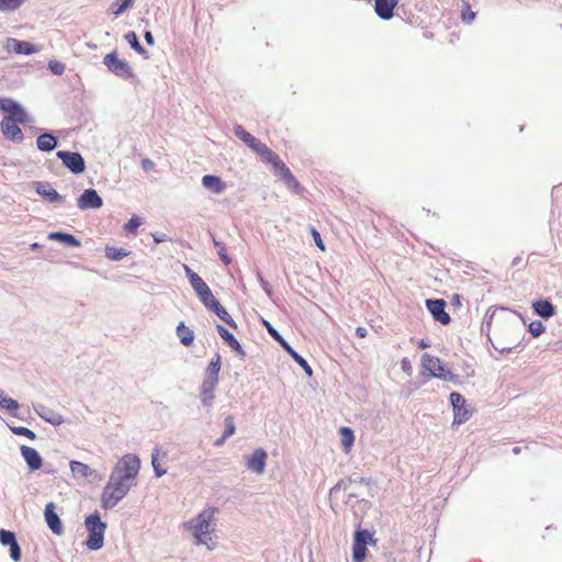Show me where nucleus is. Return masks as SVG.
I'll return each instance as SVG.
<instances>
[{
    "mask_svg": "<svg viewBox=\"0 0 562 562\" xmlns=\"http://www.w3.org/2000/svg\"><path fill=\"white\" fill-rule=\"evenodd\" d=\"M278 342H280V345L290 353L292 355L294 352V350L290 347V345L282 338L280 337L279 339H277Z\"/></svg>",
    "mask_w": 562,
    "mask_h": 562,
    "instance_id": "54",
    "label": "nucleus"
},
{
    "mask_svg": "<svg viewBox=\"0 0 562 562\" xmlns=\"http://www.w3.org/2000/svg\"><path fill=\"white\" fill-rule=\"evenodd\" d=\"M263 162L270 164L274 173L285 183V186L293 192H302V187L291 170L281 160V158L267 145L257 154Z\"/></svg>",
    "mask_w": 562,
    "mask_h": 562,
    "instance_id": "3",
    "label": "nucleus"
},
{
    "mask_svg": "<svg viewBox=\"0 0 562 562\" xmlns=\"http://www.w3.org/2000/svg\"><path fill=\"white\" fill-rule=\"evenodd\" d=\"M167 459L168 456L166 451H162L159 448L154 449L151 454V465L157 477H160L167 473V468L165 467Z\"/></svg>",
    "mask_w": 562,
    "mask_h": 562,
    "instance_id": "20",
    "label": "nucleus"
},
{
    "mask_svg": "<svg viewBox=\"0 0 562 562\" xmlns=\"http://www.w3.org/2000/svg\"><path fill=\"white\" fill-rule=\"evenodd\" d=\"M104 251L105 257L113 261L121 260L128 255V251H126L124 248H116L113 246H106Z\"/></svg>",
    "mask_w": 562,
    "mask_h": 562,
    "instance_id": "34",
    "label": "nucleus"
},
{
    "mask_svg": "<svg viewBox=\"0 0 562 562\" xmlns=\"http://www.w3.org/2000/svg\"><path fill=\"white\" fill-rule=\"evenodd\" d=\"M70 470L75 476L87 479L92 475V470L86 463L80 461H70Z\"/></svg>",
    "mask_w": 562,
    "mask_h": 562,
    "instance_id": "30",
    "label": "nucleus"
},
{
    "mask_svg": "<svg viewBox=\"0 0 562 562\" xmlns=\"http://www.w3.org/2000/svg\"><path fill=\"white\" fill-rule=\"evenodd\" d=\"M426 306L428 311L431 313L435 321L439 322L442 325H448L451 321L449 314L446 312V302L445 300H427Z\"/></svg>",
    "mask_w": 562,
    "mask_h": 562,
    "instance_id": "13",
    "label": "nucleus"
},
{
    "mask_svg": "<svg viewBox=\"0 0 562 562\" xmlns=\"http://www.w3.org/2000/svg\"><path fill=\"white\" fill-rule=\"evenodd\" d=\"M367 557V546L363 544L361 539L358 542L353 541L352 544V560L353 562H362Z\"/></svg>",
    "mask_w": 562,
    "mask_h": 562,
    "instance_id": "33",
    "label": "nucleus"
},
{
    "mask_svg": "<svg viewBox=\"0 0 562 562\" xmlns=\"http://www.w3.org/2000/svg\"><path fill=\"white\" fill-rule=\"evenodd\" d=\"M50 69L53 70V72L55 74H61L63 70H64V66L60 65V64H55V65H50Z\"/></svg>",
    "mask_w": 562,
    "mask_h": 562,
    "instance_id": "59",
    "label": "nucleus"
},
{
    "mask_svg": "<svg viewBox=\"0 0 562 562\" xmlns=\"http://www.w3.org/2000/svg\"><path fill=\"white\" fill-rule=\"evenodd\" d=\"M103 64L112 74L121 78L130 79L134 76L128 63L126 60L120 59L115 52L106 54L103 58Z\"/></svg>",
    "mask_w": 562,
    "mask_h": 562,
    "instance_id": "8",
    "label": "nucleus"
},
{
    "mask_svg": "<svg viewBox=\"0 0 562 562\" xmlns=\"http://www.w3.org/2000/svg\"><path fill=\"white\" fill-rule=\"evenodd\" d=\"M0 407L15 416L20 405L15 400L7 396L5 393L0 390Z\"/></svg>",
    "mask_w": 562,
    "mask_h": 562,
    "instance_id": "31",
    "label": "nucleus"
},
{
    "mask_svg": "<svg viewBox=\"0 0 562 562\" xmlns=\"http://www.w3.org/2000/svg\"><path fill=\"white\" fill-rule=\"evenodd\" d=\"M18 124L19 121L2 119L0 126L2 134L7 139L21 143L23 140V133Z\"/></svg>",
    "mask_w": 562,
    "mask_h": 562,
    "instance_id": "14",
    "label": "nucleus"
},
{
    "mask_svg": "<svg viewBox=\"0 0 562 562\" xmlns=\"http://www.w3.org/2000/svg\"><path fill=\"white\" fill-rule=\"evenodd\" d=\"M474 15H475V14H474L473 12L468 13V16H470L469 21H471V20L474 18Z\"/></svg>",
    "mask_w": 562,
    "mask_h": 562,
    "instance_id": "63",
    "label": "nucleus"
},
{
    "mask_svg": "<svg viewBox=\"0 0 562 562\" xmlns=\"http://www.w3.org/2000/svg\"><path fill=\"white\" fill-rule=\"evenodd\" d=\"M226 439H227V438H224V435H223L221 438H218V439L214 442V445H215V446H217V447H220V446H222V445L224 443V441H225Z\"/></svg>",
    "mask_w": 562,
    "mask_h": 562,
    "instance_id": "60",
    "label": "nucleus"
},
{
    "mask_svg": "<svg viewBox=\"0 0 562 562\" xmlns=\"http://www.w3.org/2000/svg\"><path fill=\"white\" fill-rule=\"evenodd\" d=\"M10 557L14 561H20V559H21V549H20V546H19L18 542H14V544H12L10 547Z\"/></svg>",
    "mask_w": 562,
    "mask_h": 562,
    "instance_id": "52",
    "label": "nucleus"
},
{
    "mask_svg": "<svg viewBox=\"0 0 562 562\" xmlns=\"http://www.w3.org/2000/svg\"><path fill=\"white\" fill-rule=\"evenodd\" d=\"M57 157L74 173H81L86 168L85 160L79 153L59 150Z\"/></svg>",
    "mask_w": 562,
    "mask_h": 562,
    "instance_id": "12",
    "label": "nucleus"
},
{
    "mask_svg": "<svg viewBox=\"0 0 562 562\" xmlns=\"http://www.w3.org/2000/svg\"><path fill=\"white\" fill-rule=\"evenodd\" d=\"M0 110L5 113L3 119L19 121L20 124L30 121L25 110L12 99L0 98Z\"/></svg>",
    "mask_w": 562,
    "mask_h": 562,
    "instance_id": "9",
    "label": "nucleus"
},
{
    "mask_svg": "<svg viewBox=\"0 0 562 562\" xmlns=\"http://www.w3.org/2000/svg\"><path fill=\"white\" fill-rule=\"evenodd\" d=\"M140 469V460L136 454L126 453L115 464L112 474L121 476L125 481L135 484Z\"/></svg>",
    "mask_w": 562,
    "mask_h": 562,
    "instance_id": "5",
    "label": "nucleus"
},
{
    "mask_svg": "<svg viewBox=\"0 0 562 562\" xmlns=\"http://www.w3.org/2000/svg\"><path fill=\"white\" fill-rule=\"evenodd\" d=\"M217 512L214 507L203 509L194 519L187 524L198 544H205L209 549L215 547L213 541L214 516Z\"/></svg>",
    "mask_w": 562,
    "mask_h": 562,
    "instance_id": "1",
    "label": "nucleus"
},
{
    "mask_svg": "<svg viewBox=\"0 0 562 562\" xmlns=\"http://www.w3.org/2000/svg\"><path fill=\"white\" fill-rule=\"evenodd\" d=\"M422 367L428 371L430 376L442 379L445 381H454L456 375L437 357L425 353L422 357Z\"/></svg>",
    "mask_w": 562,
    "mask_h": 562,
    "instance_id": "7",
    "label": "nucleus"
},
{
    "mask_svg": "<svg viewBox=\"0 0 562 562\" xmlns=\"http://www.w3.org/2000/svg\"><path fill=\"white\" fill-rule=\"evenodd\" d=\"M45 520L47 522V526L55 535H61L63 533V525L58 517V515L55 513V505L53 503H48L45 506L44 510Z\"/></svg>",
    "mask_w": 562,
    "mask_h": 562,
    "instance_id": "17",
    "label": "nucleus"
},
{
    "mask_svg": "<svg viewBox=\"0 0 562 562\" xmlns=\"http://www.w3.org/2000/svg\"><path fill=\"white\" fill-rule=\"evenodd\" d=\"M418 346H419V348H422V349H426V348H428V347H429V344H428V342H426L424 339H422V340L419 341Z\"/></svg>",
    "mask_w": 562,
    "mask_h": 562,
    "instance_id": "61",
    "label": "nucleus"
},
{
    "mask_svg": "<svg viewBox=\"0 0 562 562\" xmlns=\"http://www.w3.org/2000/svg\"><path fill=\"white\" fill-rule=\"evenodd\" d=\"M216 329H217V333L221 336V338L224 339L232 349H234L240 353H244L240 344L238 342V340L235 338V336L232 333H229L222 325H217Z\"/></svg>",
    "mask_w": 562,
    "mask_h": 562,
    "instance_id": "25",
    "label": "nucleus"
},
{
    "mask_svg": "<svg viewBox=\"0 0 562 562\" xmlns=\"http://www.w3.org/2000/svg\"><path fill=\"white\" fill-rule=\"evenodd\" d=\"M85 525L89 532V537L86 541L87 547L90 550H99L103 547L105 524L101 521L99 515H90L86 518Z\"/></svg>",
    "mask_w": 562,
    "mask_h": 562,
    "instance_id": "6",
    "label": "nucleus"
},
{
    "mask_svg": "<svg viewBox=\"0 0 562 562\" xmlns=\"http://www.w3.org/2000/svg\"><path fill=\"white\" fill-rule=\"evenodd\" d=\"M12 431L15 435L24 436V437L29 438L30 440L35 439V434L26 427H15L12 429Z\"/></svg>",
    "mask_w": 562,
    "mask_h": 562,
    "instance_id": "48",
    "label": "nucleus"
},
{
    "mask_svg": "<svg viewBox=\"0 0 562 562\" xmlns=\"http://www.w3.org/2000/svg\"><path fill=\"white\" fill-rule=\"evenodd\" d=\"M77 204L80 210H87V209H99L102 206L103 202L95 190L87 189L79 196Z\"/></svg>",
    "mask_w": 562,
    "mask_h": 562,
    "instance_id": "15",
    "label": "nucleus"
},
{
    "mask_svg": "<svg viewBox=\"0 0 562 562\" xmlns=\"http://www.w3.org/2000/svg\"><path fill=\"white\" fill-rule=\"evenodd\" d=\"M0 542H1V544L9 546V547L14 544V542H16L14 532L1 529L0 530Z\"/></svg>",
    "mask_w": 562,
    "mask_h": 562,
    "instance_id": "39",
    "label": "nucleus"
},
{
    "mask_svg": "<svg viewBox=\"0 0 562 562\" xmlns=\"http://www.w3.org/2000/svg\"><path fill=\"white\" fill-rule=\"evenodd\" d=\"M184 271L187 277L189 278L190 284L199 296L200 301L205 304L209 303L210 300L214 296L212 294L209 285L203 281V279L191 270L188 266H184Z\"/></svg>",
    "mask_w": 562,
    "mask_h": 562,
    "instance_id": "10",
    "label": "nucleus"
},
{
    "mask_svg": "<svg viewBox=\"0 0 562 562\" xmlns=\"http://www.w3.org/2000/svg\"><path fill=\"white\" fill-rule=\"evenodd\" d=\"M207 308L212 310L222 321H224L227 325L236 327L235 322L227 313L225 307L221 305V303L213 296L209 303L204 304Z\"/></svg>",
    "mask_w": 562,
    "mask_h": 562,
    "instance_id": "23",
    "label": "nucleus"
},
{
    "mask_svg": "<svg viewBox=\"0 0 562 562\" xmlns=\"http://www.w3.org/2000/svg\"><path fill=\"white\" fill-rule=\"evenodd\" d=\"M278 342H280V345L290 353L292 355L294 352V350L290 347V345L282 338L280 337L279 339H277Z\"/></svg>",
    "mask_w": 562,
    "mask_h": 562,
    "instance_id": "55",
    "label": "nucleus"
},
{
    "mask_svg": "<svg viewBox=\"0 0 562 562\" xmlns=\"http://www.w3.org/2000/svg\"><path fill=\"white\" fill-rule=\"evenodd\" d=\"M341 445L345 452H349L355 441L353 431L348 427H341L340 430Z\"/></svg>",
    "mask_w": 562,
    "mask_h": 562,
    "instance_id": "32",
    "label": "nucleus"
},
{
    "mask_svg": "<svg viewBox=\"0 0 562 562\" xmlns=\"http://www.w3.org/2000/svg\"><path fill=\"white\" fill-rule=\"evenodd\" d=\"M356 335H357L359 338H364V337H367V335H368V330H367L364 327H357V328H356Z\"/></svg>",
    "mask_w": 562,
    "mask_h": 562,
    "instance_id": "57",
    "label": "nucleus"
},
{
    "mask_svg": "<svg viewBox=\"0 0 562 562\" xmlns=\"http://www.w3.org/2000/svg\"><path fill=\"white\" fill-rule=\"evenodd\" d=\"M214 246L217 249V255L220 256L221 260L225 265H229L232 260H231V258H229V256H228V254L226 251L225 246L222 243H220V241H217L215 239H214Z\"/></svg>",
    "mask_w": 562,
    "mask_h": 562,
    "instance_id": "42",
    "label": "nucleus"
},
{
    "mask_svg": "<svg viewBox=\"0 0 562 562\" xmlns=\"http://www.w3.org/2000/svg\"><path fill=\"white\" fill-rule=\"evenodd\" d=\"M247 146L251 148L256 154H260L266 144L261 143L258 138L254 136L249 144H247Z\"/></svg>",
    "mask_w": 562,
    "mask_h": 562,
    "instance_id": "51",
    "label": "nucleus"
},
{
    "mask_svg": "<svg viewBox=\"0 0 562 562\" xmlns=\"http://www.w3.org/2000/svg\"><path fill=\"white\" fill-rule=\"evenodd\" d=\"M311 235L316 244V246L322 250V251H325L326 247H325V244L321 237V234L318 233V231L315 228V227H311Z\"/></svg>",
    "mask_w": 562,
    "mask_h": 562,
    "instance_id": "49",
    "label": "nucleus"
},
{
    "mask_svg": "<svg viewBox=\"0 0 562 562\" xmlns=\"http://www.w3.org/2000/svg\"><path fill=\"white\" fill-rule=\"evenodd\" d=\"M134 484L125 481L121 476L111 473L109 482L101 494V504L105 509L113 508L121 499L125 497Z\"/></svg>",
    "mask_w": 562,
    "mask_h": 562,
    "instance_id": "4",
    "label": "nucleus"
},
{
    "mask_svg": "<svg viewBox=\"0 0 562 562\" xmlns=\"http://www.w3.org/2000/svg\"><path fill=\"white\" fill-rule=\"evenodd\" d=\"M291 357L295 360V362L302 367L304 369V371L308 374V375H312V368L310 367V364L307 363V361L302 358L297 352H293L291 355Z\"/></svg>",
    "mask_w": 562,
    "mask_h": 562,
    "instance_id": "45",
    "label": "nucleus"
},
{
    "mask_svg": "<svg viewBox=\"0 0 562 562\" xmlns=\"http://www.w3.org/2000/svg\"><path fill=\"white\" fill-rule=\"evenodd\" d=\"M217 382H218L217 380L209 379V378H205L203 380V383L201 385V393H200V397H201L203 405L209 406L212 404V402L215 397L214 392H215Z\"/></svg>",
    "mask_w": 562,
    "mask_h": 562,
    "instance_id": "21",
    "label": "nucleus"
},
{
    "mask_svg": "<svg viewBox=\"0 0 562 562\" xmlns=\"http://www.w3.org/2000/svg\"><path fill=\"white\" fill-rule=\"evenodd\" d=\"M225 424V430H224V438H229L235 434V422L234 417L232 415L227 416L224 420Z\"/></svg>",
    "mask_w": 562,
    "mask_h": 562,
    "instance_id": "43",
    "label": "nucleus"
},
{
    "mask_svg": "<svg viewBox=\"0 0 562 562\" xmlns=\"http://www.w3.org/2000/svg\"><path fill=\"white\" fill-rule=\"evenodd\" d=\"M132 4L133 0H115L110 7V12L114 15H120Z\"/></svg>",
    "mask_w": 562,
    "mask_h": 562,
    "instance_id": "35",
    "label": "nucleus"
},
{
    "mask_svg": "<svg viewBox=\"0 0 562 562\" xmlns=\"http://www.w3.org/2000/svg\"><path fill=\"white\" fill-rule=\"evenodd\" d=\"M5 48L19 55H31L38 52V48L30 42L19 41L16 38H8Z\"/></svg>",
    "mask_w": 562,
    "mask_h": 562,
    "instance_id": "16",
    "label": "nucleus"
},
{
    "mask_svg": "<svg viewBox=\"0 0 562 562\" xmlns=\"http://www.w3.org/2000/svg\"><path fill=\"white\" fill-rule=\"evenodd\" d=\"M247 146L251 148L256 154H260L266 144L261 143L258 138L254 136L249 144H247Z\"/></svg>",
    "mask_w": 562,
    "mask_h": 562,
    "instance_id": "50",
    "label": "nucleus"
},
{
    "mask_svg": "<svg viewBox=\"0 0 562 562\" xmlns=\"http://www.w3.org/2000/svg\"><path fill=\"white\" fill-rule=\"evenodd\" d=\"M359 539H361L363 541V544H366V546L369 542H375L373 540L372 533L369 532L368 530H358V531H356L355 540L353 541L358 542Z\"/></svg>",
    "mask_w": 562,
    "mask_h": 562,
    "instance_id": "44",
    "label": "nucleus"
},
{
    "mask_svg": "<svg viewBox=\"0 0 562 562\" xmlns=\"http://www.w3.org/2000/svg\"><path fill=\"white\" fill-rule=\"evenodd\" d=\"M234 134L246 145L249 144V142L254 137V135L247 132L241 125H237L234 127Z\"/></svg>",
    "mask_w": 562,
    "mask_h": 562,
    "instance_id": "41",
    "label": "nucleus"
},
{
    "mask_svg": "<svg viewBox=\"0 0 562 562\" xmlns=\"http://www.w3.org/2000/svg\"><path fill=\"white\" fill-rule=\"evenodd\" d=\"M266 326H267V329L269 331V334L277 340L279 339L281 336L280 334L269 324V323H266Z\"/></svg>",
    "mask_w": 562,
    "mask_h": 562,
    "instance_id": "56",
    "label": "nucleus"
},
{
    "mask_svg": "<svg viewBox=\"0 0 562 562\" xmlns=\"http://www.w3.org/2000/svg\"><path fill=\"white\" fill-rule=\"evenodd\" d=\"M31 248L32 249H37V248H40V245L37 243H34V244L31 245Z\"/></svg>",
    "mask_w": 562,
    "mask_h": 562,
    "instance_id": "62",
    "label": "nucleus"
},
{
    "mask_svg": "<svg viewBox=\"0 0 562 562\" xmlns=\"http://www.w3.org/2000/svg\"><path fill=\"white\" fill-rule=\"evenodd\" d=\"M140 225V221L137 216H133L124 226L127 233H135Z\"/></svg>",
    "mask_w": 562,
    "mask_h": 562,
    "instance_id": "47",
    "label": "nucleus"
},
{
    "mask_svg": "<svg viewBox=\"0 0 562 562\" xmlns=\"http://www.w3.org/2000/svg\"><path fill=\"white\" fill-rule=\"evenodd\" d=\"M37 192L41 195L47 198L48 201H50V202H59L63 200V198L59 195V193L55 189H52V188H49L47 190L46 189H43V190L37 189Z\"/></svg>",
    "mask_w": 562,
    "mask_h": 562,
    "instance_id": "40",
    "label": "nucleus"
},
{
    "mask_svg": "<svg viewBox=\"0 0 562 562\" xmlns=\"http://www.w3.org/2000/svg\"><path fill=\"white\" fill-rule=\"evenodd\" d=\"M177 335H178L181 344L187 347L191 346L194 340L193 330H191L189 327H187L184 325V323H180L177 326Z\"/></svg>",
    "mask_w": 562,
    "mask_h": 562,
    "instance_id": "29",
    "label": "nucleus"
},
{
    "mask_svg": "<svg viewBox=\"0 0 562 562\" xmlns=\"http://www.w3.org/2000/svg\"><path fill=\"white\" fill-rule=\"evenodd\" d=\"M267 453L262 449H257L247 460V468L261 474L265 471Z\"/></svg>",
    "mask_w": 562,
    "mask_h": 562,
    "instance_id": "19",
    "label": "nucleus"
},
{
    "mask_svg": "<svg viewBox=\"0 0 562 562\" xmlns=\"http://www.w3.org/2000/svg\"><path fill=\"white\" fill-rule=\"evenodd\" d=\"M263 162L270 164L274 173L285 183V186L293 192H302V187L291 170L281 160V158L267 145L257 154Z\"/></svg>",
    "mask_w": 562,
    "mask_h": 562,
    "instance_id": "2",
    "label": "nucleus"
},
{
    "mask_svg": "<svg viewBox=\"0 0 562 562\" xmlns=\"http://www.w3.org/2000/svg\"><path fill=\"white\" fill-rule=\"evenodd\" d=\"M125 40L127 43L138 53V54H145L146 50L144 47L139 44L137 35L135 32H130L125 35Z\"/></svg>",
    "mask_w": 562,
    "mask_h": 562,
    "instance_id": "37",
    "label": "nucleus"
},
{
    "mask_svg": "<svg viewBox=\"0 0 562 562\" xmlns=\"http://www.w3.org/2000/svg\"><path fill=\"white\" fill-rule=\"evenodd\" d=\"M532 307L538 315L544 318L551 317L554 314L553 305L547 300L533 302Z\"/></svg>",
    "mask_w": 562,
    "mask_h": 562,
    "instance_id": "27",
    "label": "nucleus"
},
{
    "mask_svg": "<svg viewBox=\"0 0 562 562\" xmlns=\"http://www.w3.org/2000/svg\"><path fill=\"white\" fill-rule=\"evenodd\" d=\"M221 369V358L220 356L216 357L215 360H212L207 367L206 370V378L214 379L218 381V373Z\"/></svg>",
    "mask_w": 562,
    "mask_h": 562,
    "instance_id": "36",
    "label": "nucleus"
},
{
    "mask_svg": "<svg viewBox=\"0 0 562 562\" xmlns=\"http://www.w3.org/2000/svg\"><path fill=\"white\" fill-rule=\"evenodd\" d=\"M24 0H0V11H14L19 9Z\"/></svg>",
    "mask_w": 562,
    "mask_h": 562,
    "instance_id": "38",
    "label": "nucleus"
},
{
    "mask_svg": "<svg viewBox=\"0 0 562 562\" xmlns=\"http://www.w3.org/2000/svg\"><path fill=\"white\" fill-rule=\"evenodd\" d=\"M21 454L32 471L41 469L43 461L40 453L34 448L22 446Z\"/></svg>",
    "mask_w": 562,
    "mask_h": 562,
    "instance_id": "22",
    "label": "nucleus"
},
{
    "mask_svg": "<svg viewBox=\"0 0 562 562\" xmlns=\"http://www.w3.org/2000/svg\"><path fill=\"white\" fill-rule=\"evenodd\" d=\"M144 37H145V41H146V43H147L148 45H154V43H155V41H154V36H153V34H151L149 31H147V32L145 33Z\"/></svg>",
    "mask_w": 562,
    "mask_h": 562,
    "instance_id": "58",
    "label": "nucleus"
},
{
    "mask_svg": "<svg viewBox=\"0 0 562 562\" xmlns=\"http://www.w3.org/2000/svg\"><path fill=\"white\" fill-rule=\"evenodd\" d=\"M450 402L453 408V424L460 425L468 422L472 413L468 407L464 397L458 392H452L450 394Z\"/></svg>",
    "mask_w": 562,
    "mask_h": 562,
    "instance_id": "11",
    "label": "nucleus"
},
{
    "mask_svg": "<svg viewBox=\"0 0 562 562\" xmlns=\"http://www.w3.org/2000/svg\"><path fill=\"white\" fill-rule=\"evenodd\" d=\"M400 0H375L374 10L382 20H390L394 15V9Z\"/></svg>",
    "mask_w": 562,
    "mask_h": 562,
    "instance_id": "18",
    "label": "nucleus"
},
{
    "mask_svg": "<svg viewBox=\"0 0 562 562\" xmlns=\"http://www.w3.org/2000/svg\"><path fill=\"white\" fill-rule=\"evenodd\" d=\"M48 238L52 240L61 241L71 247L80 246V241L74 235L68 234V233L54 232L48 235Z\"/></svg>",
    "mask_w": 562,
    "mask_h": 562,
    "instance_id": "28",
    "label": "nucleus"
},
{
    "mask_svg": "<svg viewBox=\"0 0 562 562\" xmlns=\"http://www.w3.org/2000/svg\"><path fill=\"white\" fill-rule=\"evenodd\" d=\"M474 15H475V14H474L473 12L468 13V16H470L469 21H471V20L474 18Z\"/></svg>",
    "mask_w": 562,
    "mask_h": 562,
    "instance_id": "64",
    "label": "nucleus"
},
{
    "mask_svg": "<svg viewBox=\"0 0 562 562\" xmlns=\"http://www.w3.org/2000/svg\"><path fill=\"white\" fill-rule=\"evenodd\" d=\"M142 167L145 171L154 169L155 164L150 159H143Z\"/></svg>",
    "mask_w": 562,
    "mask_h": 562,
    "instance_id": "53",
    "label": "nucleus"
},
{
    "mask_svg": "<svg viewBox=\"0 0 562 562\" xmlns=\"http://www.w3.org/2000/svg\"><path fill=\"white\" fill-rule=\"evenodd\" d=\"M36 145L42 151H50L56 147L57 139L52 134L45 133L37 137Z\"/></svg>",
    "mask_w": 562,
    "mask_h": 562,
    "instance_id": "26",
    "label": "nucleus"
},
{
    "mask_svg": "<svg viewBox=\"0 0 562 562\" xmlns=\"http://www.w3.org/2000/svg\"><path fill=\"white\" fill-rule=\"evenodd\" d=\"M529 331L533 337H538L544 331V326L539 321L531 322L529 325Z\"/></svg>",
    "mask_w": 562,
    "mask_h": 562,
    "instance_id": "46",
    "label": "nucleus"
},
{
    "mask_svg": "<svg viewBox=\"0 0 562 562\" xmlns=\"http://www.w3.org/2000/svg\"><path fill=\"white\" fill-rule=\"evenodd\" d=\"M202 184L214 193H221L225 190V182L217 176L206 175L202 178Z\"/></svg>",
    "mask_w": 562,
    "mask_h": 562,
    "instance_id": "24",
    "label": "nucleus"
}]
</instances>
